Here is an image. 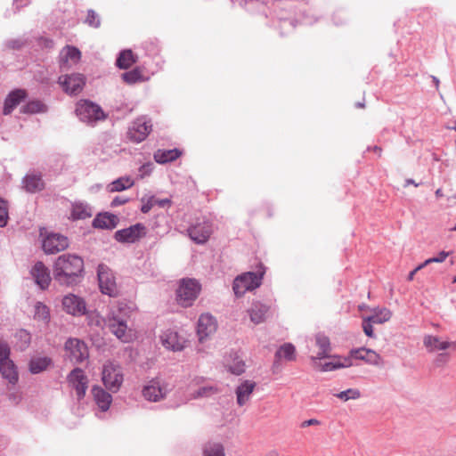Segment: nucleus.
Here are the masks:
<instances>
[{
    "label": "nucleus",
    "mask_w": 456,
    "mask_h": 456,
    "mask_svg": "<svg viewBox=\"0 0 456 456\" xmlns=\"http://www.w3.org/2000/svg\"><path fill=\"white\" fill-rule=\"evenodd\" d=\"M84 275V260L77 255L59 256V285L78 284Z\"/></svg>",
    "instance_id": "nucleus-1"
},
{
    "label": "nucleus",
    "mask_w": 456,
    "mask_h": 456,
    "mask_svg": "<svg viewBox=\"0 0 456 456\" xmlns=\"http://www.w3.org/2000/svg\"><path fill=\"white\" fill-rule=\"evenodd\" d=\"M265 268L259 265L256 272H248L237 276L232 284V289L237 297L243 296L247 291L253 290L262 284Z\"/></svg>",
    "instance_id": "nucleus-2"
},
{
    "label": "nucleus",
    "mask_w": 456,
    "mask_h": 456,
    "mask_svg": "<svg viewBox=\"0 0 456 456\" xmlns=\"http://www.w3.org/2000/svg\"><path fill=\"white\" fill-rule=\"evenodd\" d=\"M75 112L82 122L89 125H94L98 121L107 118V114L101 106L89 100L78 101L76 104Z\"/></svg>",
    "instance_id": "nucleus-3"
},
{
    "label": "nucleus",
    "mask_w": 456,
    "mask_h": 456,
    "mask_svg": "<svg viewBox=\"0 0 456 456\" xmlns=\"http://www.w3.org/2000/svg\"><path fill=\"white\" fill-rule=\"evenodd\" d=\"M200 284L191 278L182 279L176 289V300L183 307L191 306L200 291Z\"/></svg>",
    "instance_id": "nucleus-4"
},
{
    "label": "nucleus",
    "mask_w": 456,
    "mask_h": 456,
    "mask_svg": "<svg viewBox=\"0 0 456 456\" xmlns=\"http://www.w3.org/2000/svg\"><path fill=\"white\" fill-rule=\"evenodd\" d=\"M127 317L122 314V309L118 308V313L112 312L108 321V328L118 339L127 343L131 339V335L127 332Z\"/></svg>",
    "instance_id": "nucleus-5"
},
{
    "label": "nucleus",
    "mask_w": 456,
    "mask_h": 456,
    "mask_svg": "<svg viewBox=\"0 0 456 456\" xmlns=\"http://www.w3.org/2000/svg\"><path fill=\"white\" fill-rule=\"evenodd\" d=\"M97 276L101 292L110 297H117L118 290L112 271L104 264H101L97 268Z\"/></svg>",
    "instance_id": "nucleus-6"
},
{
    "label": "nucleus",
    "mask_w": 456,
    "mask_h": 456,
    "mask_svg": "<svg viewBox=\"0 0 456 456\" xmlns=\"http://www.w3.org/2000/svg\"><path fill=\"white\" fill-rule=\"evenodd\" d=\"M65 356L73 363H80L89 356L86 344L78 338H69L64 346Z\"/></svg>",
    "instance_id": "nucleus-7"
},
{
    "label": "nucleus",
    "mask_w": 456,
    "mask_h": 456,
    "mask_svg": "<svg viewBox=\"0 0 456 456\" xmlns=\"http://www.w3.org/2000/svg\"><path fill=\"white\" fill-rule=\"evenodd\" d=\"M152 131V124L145 117L136 118L129 126L127 138L135 143L144 141Z\"/></svg>",
    "instance_id": "nucleus-8"
},
{
    "label": "nucleus",
    "mask_w": 456,
    "mask_h": 456,
    "mask_svg": "<svg viewBox=\"0 0 456 456\" xmlns=\"http://www.w3.org/2000/svg\"><path fill=\"white\" fill-rule=\"evenodd\" d=\"M102 379L106 388L115 393L123 383V374L118 366L108 362L103 365Z\"/></svg>",
    "instance_id": "nucleus-9"
},
{
    "label": "nucleus",
    "mask_w": 456,
    "mask_h": 456,
    "mask_svg": "<svg viewBox=\"0 0 456 456\" xmlns=\"http://www.w3.org/2000/svg\"><path fill=\"white\" fill-rule=\"evenodd\" d=\"M146 234V227L142 224H135L128 228L118 230L115 232L114 238L122 243H134Z\"/></svg>",
    "instance_id": "nucleus-10"
},
{
    "label": "nucleus",
    "mask_w": 456,
    "mask_h": 456,
    "mask_svg": "<svg viewBox=\"0 0 456 456\" xmlns=\"http://www.w3.org/2000/svg\"><path fill=\"white\" fill-rule=\"evenodd\" d=\"M213 232L212 224L208 220L191 225L187 229L189 237L197 244L205 243Z\"/></svg>",
    "instance_id": "nucleus-11"
},
{
    "label": "nucleus",
    "mask_w": 456,
    "mask_h": 456,
    "mask_svg": "<svg viewBox=\"0 0 456 456\" xmlns=\"http://www.w3.org/2000/svg\"><path fill=\"white\" fill-rule=\"evenodd\" d=\"M69 383L76 390L77 399H82L86 392L88 379L84 370L80 368H75L68 376Z\"/></svg>",
    "instance_id": "nucleus-12"
},
{
    "label": "nucleus",
    "mask_w": 456,
    "mask_h": 456,
    "mask_svg": "<svg viewBox=\"0 0 456 456\" xmlns=\"http://www.w3.org/2000/svg\"><path fill=\"white\" fill-rule=\"evenodd\" d=\"M348 357H351L352 362L353 359H356L370 365L380 366L383 364L382 357L374 350L366 347L352 349Z\"/></svg>",
    "instance_id": "nucleus-13"
},
{
    "label": "nucleus",
    "mask_w": 456,
    "mask_h": 456,
    "mask_svg": "<svg viewBox=\"0 0 456 456\" xmlns=\"http://www.w3.org/2000/svg\"><path fill=\"white\" fill-rule=\"evenodd\" d=\"M63 309L71 315H84L86 313V302L82 297L69 294L62 299Z\"/></svg>",
    "instance_id": "nucleus-14"
},
{
    "label": "nucleus",
    "mask_w": 456,
    "mask_h": 456,
    "mask_svg": "<svg viewBox=\"0 0 456 456\" xmlns=\"http://www.w3.org/2000/svg\"><path fill=\"white\" fill-rule=\"evenodd\" d=\"M216 329L217 323L212 315L209 314H203L200 316L198 321L197 332L200 341L208 338L209 335L215 333Z\"/></svg>",
    "instance_id": "nucleus-15"
},
{
    "label": "nucleus",
    "mask_w": 456,
    "mask_h": 456,
    "mask_svg": "<svg viewBox=\"0 0 456 456\" xmlns=\"http://www.w3.org/2000/svg\"><path fill=\"white\" fill-rule=\"evenodd\" d=\"M205 379L203 377H195L192 379L191 385L199 387V388L191 394V396L192 399L208 398L219 392L217 386L212 384L203 385Z\"/></svg>",
    "instance_id": "nucleus-16"
},
{
    "label": "nucleus",
    "mask_w": 456,
    "mask_h": 456,
    "mask_svg": "<svg viewBox=\"0 0 456 456\" xmlns=\"http://www.w3.org/2000/svg\"><path fill=\"white\" fill-rule=\"evenodd\" d=\"M22 189L28 193H36L45 189V182L40 173H28L21 181Z\"/></svg>",
    "instance_id": "nucleus-17"
},
{
    "label": "nucleus",
    "mask_w": 456,
    "mask_h": 456,
    "mask_svg": "<svg viewBox=\"0 0 456 456\" xmlns=\"http://www.w3.org/2000/svg\"><path fill=\"white\" fill-rule=\"evenodd\" d=\"M167 394L166 387H162L158 380H151L142 389L143 397L151 402H159L165 398Z\"/></svg>",
    "instance_id": "nucleus-18"
},
{
    "label": "nucleus",
    "mask_w": 456,
    "mask_h": 456,
    "mask_svg": "<svg viewBox=\"0 0 456 456\" xmlns=\"http://www.w3.org/2000/svg\"><path fill=\"white\" fill-rule=\"evenodd\" d=\"M423 344L429 353L444 351L450 347L456 350V341H442L439 337L433 335H426L423 338Z\"/></svg>",
    "instance_id": "nucleus-19"
},
{
    "label": "nucleus",
    "mask_w": 456,
    "mask_h": 456,
    "mask_svg": "<svg viewBox=\"0 0 456 456\" xmlns=\"http://www.w3.org/2000/svg\"><path fill=\"white\" fill-rule=\"evenodd\" d=\"M63 90L69 94H77L85 86V78L81 74H71L66 76L62 82L59 81Z\"/></svg>",
    "instance_id": "nucleus-20"
},
{
    "label": "nucleus",
    "mask_w": 456,
    "mask_h": 456,
    "mask_svg": "<svg viewBox=\"0 0 456 456\" xmlns=\"http://www.w3.org/2000/svg\"><path fill=\"white\" fill-rule=\"evenodd\" d=\"M35 282L42 289H46L51 281L50 273L43 262H37L30 271Z\"/></svg>",
    "instance_id": "nucleus-21"
},
{
    "label": "nucleus",
    "mask_w": 456,
    "mask_h": 456,
    "mask_svg": "<svg viewBox=\"0 0 456 456\" xmlns=\"http://www.w3.org/2000/svg\"><path fill=\"white\" fill-rule=\"evenodd\" d=\"M27 96V92L24 89H15L12 91L4 100L3 113L4 115H10Z\"/></svg>",
    "instance_id": "nucleus-22"
},
{
    "label": "nucleus",
    "mask_w": 456,
    "mask_h": 456,
    "mask_svg": "<svg viewBox=\"0 0 456 456\" xmlns=\"http://www.w3.org/2000/svg\"><path fill=\"white\" fill-rule=\"evenodd\" d=\"M39 238L42 242V248L45 254H54L57 252V234L49 232L47 228L39 229Z\"/></svg>",
    "instance_id": "nucleus-23"
},
{
    "label": "nucleus",
    "mask_w": 456,
    "mask_h": 456,
    "mask_svg": "<svg viewBox=\"0 0 456 456\" xmlns=\"http://www.w3.org/2000/svg\"><path fill=\"white\" fill-rule=\"evenodd\" d=\"M160 339L167 349L181 351L183 348L184 339L176 331L168 330L161 335Z\"/></svg>",
    "instance_id": "nucleus-24"
},
{
    "label": "nucleus",
    "mask_w": 456,
    "mask_h": 456,
    "mask_svg": "<svg viewBox=\"0 0 456 456\" xmlns=\"http://www.w3.org/2000/svg\"><path fill=\"white\" fill-rule=\"evenodd\" d=\"M81 59V52L72 45H66L61 51L60 64L62 67H70L78 63Z\"/></svg>",
    "instance_id": "nucleus-25"
},
{
    "label": "nucleus",
    "mask_w": 456,
    "mask_h": 456,
    "mask_svg": "<svg viewBox=\"0 0 456 456\" xmlns=\"http://www.w3.org/2000/svg\"><path fill=\"white\" fill-rule=\"evenodd\" d=\"M119 222L118 216L105 212L98 214L93 220V227L98 229L112 230Z\"/></svg>",
    "instance_id": "nucleus-26"
},
{
    "label": "nucleus",
    "mask_w": 456,
    "mask_h": 456,
    "mask_svg": "<svg viewBox=\"0 0 456 456\" xmlns=\"http://www.w3.org/2000/svg\"><path fill=\"white\" fill-rule=\"evenodd\" d=\"M256 382L252 380H244L235 390L237 403L240 406L245 405L250 399L254 389L256 388Z\"/></svg>",
    "instance_id": "nucleus-27"
},
{
    "label": "nucleus",
    "mask_w": 456,
    "mask_h": 456,
    "mask_svg": "<svg viewBox=\"0 0 456 456\" xmlns=\"http://www.w3.org/2000/svg\"><path fill=\"white\" fill-rule=\"evenodd\" d=\"M268 312L269 306L259 301L252 303L248 310L250 321L255 324L264 322L266 320Z\"/></svg>",
    "instance_id": "nucleus-28"
},
{
    "label": "nucleus",
    "mask_w": 456,
    "mask_h": 456,
    "mask_svg": "<svg viewBox=\"0 0 456 456\" xmlns=\"http://www.w3.org/2000/svg\"><path fill=\"white\" fill-rule=\"evenodd\" d=\"M92 394L94 400L102 411L109 410L112 402V396L110 394L106 392L103 388L99 386H94L92 387Z\"/></svg>",
    "instance_id": "nucleus-29"
},
{
    "label": "nucleus",
    "mask_w": 456,
    "mask_h": 456,
    "mask_svg": "<svg viewBox=\"0 0 456 456\" xmlns=\"http://www.w3.org/2000/svg\"><path fill=\"white\" fill-rule=\"evenodd\" d=\"M353 365V362L351 361V357H338L334 356L333 360L330 362H327L323 364L316 363V368H318L322 371H330L340 368H346Z\"/></svg>",
    "instance_id": "nucleus-30"
},
{
    "label": "nucleus",
    "mask_w": 456,
    "mask_h": 456,
    "mask_svg": "<svg viewBox=\"0 0 456 456\" xmlns=\"http://www.w3.org/2000/svg\"><path fill=\"white\" fill-rule=\"evenodd\" d=\"M0 372L3 378L12 385H15L19 380L17 368L12 360L0 364Z\"/></svg>",
    "instance_id": "nucleus-31"
},
{
    "label": "nucleus",
    "mask_w": 456,
    "mask_h": 456,
    "mask_svg": "<svg viewBox=\"0 0 456 456\" xmlns=\"http://www.w3.org/2000/svg\"><path fill=\"white\" fill-rule=\"evenodd\" d=\"M182 154V151L178 149L172 150H158L154 152L153 158L156 162L159 164H165L167 162L175 161Z\"/></svg>",
    "instance_id": "nucleus-32"
},
{
    "label": "nucleus",
    "mask_w": 456,
    "mask_h": 456,
    "mask_svg": "<svg viewBox=\"0 0 456 456\" xmlns=\"http://www.w3.org/2000/svg\"><path fill=\"white\" fill-rule=\"evenodd\" d=\"M315 342L320 351L318 352L315 357H312V360L315 361L317 359L328 358L330 356V338L322 334H318L315 337Z\"/></svg>",
    "instance_id": "nucleus-33"
},
{
    "label": "nucleus",
    "mask_w": 456,
    "mask_h": 456,
    "mask_svg": "<svg viewBox=\"0 0 456 456\" xmlns=\"http://www.w3.org/2000/svg\"><path fill=\"white\" fill-rule=\"evenodd\" d=\"M296 349L295 346L290 343H285L279 347V349L275 353V360L273 362V366H276L278 362L284 358L287 361H293L296 358Z\"/></svg>",
    "instance_id": "nucleus-34"
},
{
    "label": "nucleus",
    "mask_w": 456,
    "mask_h": 456,
    "mask_svg": "<svg viewBox=\"0 0 456 456\" xmlns=\"http://www.w3.org/2000/svg\"><path fill=\"white\" fill-rule=\"evenodd\" d=\"M137 61V57L132 50H123L117 58L116 64L119 69H126Z\"/></svg>",
    "instance_id": "nucleus-35"
},
{
    "label": "nucleus",
    "mask_w": 456,
    "mask_h": 456,
    "mask_svg": "<svg viewBox=\"0 0 456 456\" xmlns=\"http://www.w3.org/2000/svg\"><path fill=\"white\" fill-rule=\"evenodd\" d=\"M92 216V211L88 205L75 203L72 205L71 217L73 220H83Z\"/></svg>",
    "instance_id": "nucleus-36"
},
{
    "label": "nucleus",
    "mask_w": 456,
    "mask_h": 456,
    "mask_svg": "<svg viewBox=\"0 0 456 456\" xmlns=\"http://www.w3.org/2000/svg\"><path fill=\"white\" fill-rule=\"evenodd\" d=\"M50 363L51 359L48 357L32 358L29 362L28 369L32 374H38L46 370Z\"/></svg>",
    "instance_id": "nucleus-37"
},
{
    "label": "nucleus",
    "mask_w": 456,
    "mask_h": 456,
    "mask_svg": "<svg viewBox=\"0 0 456 456\" xmlns=\"http://www.w3.org/2000/svg\"><path fill=\"white\" fill-rule=\"evenodd\" d=\"M204 456H225L224 447L218 442H208L203 447Z\"/></svg>",
    "instance_id": "nucleus-38"
},
{
    "label": "nucleus",
    "mask_w": 456,
    "mask_h": 456,
    "mask_svg": "<svg viewBox=\"0 0 456 456\" xmlns=\"http://www.w3.org/2000/svg\"><path fill=\"white\" fill-rule=\"evenodd\" d=\"M15 346L20 350H25L30 344L31 336L26 330H20L15 333Z\"/></svg>",
    "instance_id": "nucleus-39"
},
{
    "label": "nucleus",
    "mask_w": 456,
    "mask_h": 456,
    "mask_svg": "<svg viewBox=\"0 0 456 456\" xmlns=\"http://www.w3.org/2000/svg\"><path fill=\"white\" fill-rule=\"evenodd\" d=\"M134 181L131 180L129 177H120L110 183V191H121L132 187Z\"/></svg>",
    "instance_id": "nucleus-40"
},
{
    "label": "nucleus",
    "mask_w": 456,
    "mask_h": 456,
    "mask_svg": "<svg viewBox=\"0 0 456 456\" xmlns=\"http://www.w3.org/2000/svg\"><path fill=\"white\" fill-rule=\"evenodd\" d=\"M21 112L26 114H35L44 112L45 106L40 101H31L21 108Z\"/></svg>",
    "instance_id": "nucleus-41"
},
{
    "label": "nucleus",
    "mask_w": 456,
    "mask_h": 456,
    "mask_svg": "<svg viewBox=\"0 0 456 456\" xmlns=\"http://www.w3.org/2000/svg\"><path fill=\"white\" fill-rule=\"evenodd\" d=\"M391 318V312L387 308H382L378 311H375V313L368 316V320H370L373 322V323H383L385 322H387Z\"/></svg>",
    "instance_id": "nucleus-42"
},
{
    "label": "nucleus",
    "mask_w": 456,
    "mask_h": 456,
    "mask_svg": "<svg viewBox=\"0 0 456 456\" xmlns=\"http://www.w3.org/2000/svg\"><path fill=\"white\" fill-rule=\"evenodd\" d=\"M123 80L127 84H135L142 80V75L140 69L135 68L130 71L122 74Z\"/></svg>",
    "instance_id": "nucleus-43"
},
{
    "label": "nucleus",
    "mask_w": 456,
    "mask_h": 456,
    "mask_svg": "<svg viewBox=\"0 0 456 456\" xmlns=\"http://www.w3.org/2000/svg\"><path fill=\"white\" fill-rule=\"evenodd\" d=\"M84 22L91 28H98L101 26L100 15L94 10L89 9Z\"/></svg>",
    "instance_id": "nucleus-44"
},
{
    "label": "nucleus",
    "mask_w": 456,
    "mask_h": 456,
    "mask_svg": "<svg viewBox=\"0 0 456 456\" xmlns=\"http://www.w3.org/2000/svg\"><path fill=\"white\" fill-rule=\"evenodd\" d=\"M9 219L8 214V202L7 200L0 198V227H4Z\"/></svg>",
    "instance_id": "nucleus-45"
},
{
    "label": "nucleus",
    "mask_w": 456,
    "mask_h": 456,
    "mask_svg": "<svg viewBox=\"0 0 456 456\" xmlns=\"http://www.w3.org/2000/svg\"><path fill=\"white\" fill-rule=\"evenodd\" d=\"M338 398L347 401L349 399H358L361 396V393L358 389L349 388L335 395Z\"/></svg>",
    "instance_id": "nucleus-46"
},
{
    "label": "nucleus",
    "mask_w": 456,
    "mask_h": 456,
    "mask_svg": "<svg viewBox=\"0 0 456 456\" xmlns=\"http://www.w3.org/2000/svg\"><path fill=\"white\" fill-rule=\"evenodd\" d=\"M229 371L234 375H240L245 371V362L242 359L236 357L232 364L229 365Z\"/></svg>",
    "instance_id": "nucleus-47"
},
{
    "label": "nucleus",
    "mask_w": 456,
    "mask_h": 456,
    "mask_svg": "<svg viewBox=\"0 0 456 456\" xmlns=\"http://www.w3.org/2000/svg\"><path fill=\"white\" fill-rule=\"evenodd\" d=\"M35 316L40 320L48 321L50 316L48 307L42 303H37Z\"/></svg>",
    "instance_id": "nucleus-48"
},
{
    "label": "nucleus",
    "mask_w": 456,
    "mask_h": 456,
    "mask_svg": "<svg viewBox=\"0 0 456 456\" xmlns=\"http://www.w3.org/2000/svg\"><path fill=\"white\" fill-rule=\"evenodd\" d=\"M142 205L141 207V211L143 214H146L150 212V210L157 205V199L154 196H151L149 198H142Z\"/></svg>",
    "instance_id": "nucleus-49"
},
{
    "label": "nucleus",
    "mask_w": 456,
    "mask_h": 456,
    "mask_svg": "<svg viewBox=\"0 0 456 456\" xmlns=\"http://www.w3.org/2000/svg\"><path fill=\"white\" fill-rule=\"evenodd\" d=\"M10 360V347L6 342L0 340V364Z\"/></svg>",
    "instance_id": "nucleus-50"
},
{
    "label": "nucleus",
    "mask_w": 456,
    "mask_h": 456,
    "mask_svg": "<svg viewBox=\"0 0 456 456\" xmlns=\"http://www.w3.org/2000/svg\"><path fill=\"white\" fill-rule=\"evenodd\" d=\"M6 45L10 49L20 50L28 45V41L25 38H16L9 40Z\"/></svg>",
    "instance_id": "nucleus-51"
},
{
    "label": "nucleus",
    "mask_w": 456,
    "mask_h": 456,
    "mask_svg": "<svg viewBox=\"0 0 456 456\" xmlns=\"http://www.w3.org/2000/svg\"><path fill=\"white\" fill-rule=\"evenodd\" d=\"M37 44L38 47L41 49H53L54 46V42L53 39H50L45 37H39L37 39Z\"/></svg>",
    "instance_id": "nucleus-52"
},
{
    "label": "nucleus",
    "mask_w": 456,
    "mask_h": 456,
    "mask_svg": "<svg viewBox=\"0 0 456 456\" xmlns=\"http://www.w3.org/2000/svg\"><path fill=\"white\" fill-rule=\"evenodd\" d=\"M448 256H449V252L441 251V252H439L437 256L428 258L423 264L425 265V266H427L432 263H443Z\"/></svg>",
    "instance_id": "nucleus-53"
},
{
    "label": "nucleus",
    "mask_w": 456,
    "mask_h": 456,
    "mask_svg": "<svg viewBox=\"0 0 456 456\" xmlns=\"http://www.w3.org/2000/svg\"><path fill=\"white\" fill-rule=\"evenodd\" d=\"M372 323H373V322H371L370 320H368V317H364L362 320V326L363 332L365 333L366 336H368L370 338L374 337Z\"/></svg>",
    "instance_id": "nucleus-54"
},
{
    "label": "nucleus",
    "mask_w": 456,
    "mask_h": 456,
    "mask_svg": "<svg viewBox=\"0 0 456 456\" xmlns=\"http://www.w3.org/2000/svg\"><path fill=\"white\" fill-rule=\"evenodd\" d=\"M448 358H449V354L444 353V354H439L436 360H435V363L437 365V366H442L444 364H445L447 362H448Z\"/></svg>",
    "instance_id": "nucleus-55"
},
{
    "label": "nucleus",
    "mask_w": 456,
    "mask_h": 456,
    "mask_svg": "<svg viewBox=\"0 0 456 456\" xmlns=\"http://www.w3.org/2000/svg\"><path fill=\"white\" fill-rule=\"evenodd\" d=\"M152 169L153 164L146 163L140 167V172L142 173V175H148L151 173Z\"/></svg>",
    "instance_id": "nucleus-56"
},
{
    "label": "nucleus",
    "mask_w": 456,
    "mask_h": 456,
    "mask_svg": "<svg viewBox=\"0 0 456 456\" xmlns=\"http://www.w3.org/2000/svg\"><path fill=\"white\" fill-rule=\"evenodd\" d=\"M128 201L127 198L117 196L111 201V207L121 206Z\"/></svg>",
    "instance_id": "nucleus-57"
},
{
    "label": "nucleus",
    "mask_w": 456,
    "mask_h": 456,
    "mask_svg": "<svg viewBox=\"0 0 456 456\" xmlns=\"http://www.w3.org/2000/svg\"><path fill=\"white\" fill-rule=\"evenodd\" d=\"M69 247L68 238L59 234V251L64 250Z\"/></svg>",
    "instance_id": "nucleus-58"
},
{
    "label": "nucleus",
    "mask_w": 456,
    "mask_h": 456,
    "mask_svg": "<svg viewBox=\"0 0 456 456\" xmlns=\"http://www.w3.org/2000/svg\"><path fill=\"white\" fill-rule=\"evenodd\" d=\"M9 400L14 403L18 404L21 400V395L20 393H11L9 395Z\"/></svg>",
    "instance_id": "nucleus-59"
},
{
    "label": "nucleus",
    "mask_w": 456,
    "mask_h": 456,
    "mask_svg": "<svg viewBox=\"0 0 456 456\" xmlns=\"http://www.w3.org/2000/svg\"><path fill=\"white\" fill-rule=\"evenodd\" d=\"M320 424V421L316 419H307V420H305L301 423V428H305V427H308V426H313V425H319Z\"/></svg>",
    "instance_id": "nucleus-60"
},
{
    "label": "nucleus",
    "mask_w": 456,
    "mask_h": 456,
    "mask_svg": "<svg viewBox=\"0 0 456 456\" xmlns=\"http://www.w3.org/2000/svg\"><path fill=\"white\" fill-rule=\"evenodd\" d=\"M425 267V265L422 263L420 264L419 265H418L415 269H413L408 275V278L407 280L408 281H412L413 278H414V275L417 273V272H419V270H421L422 268Z\"/></svg>",
    "instance_id": "nucleus-61"
},
{
    "label": "nucleus",
    "mask_w": 456,
    "mask_h": 456,
    "mask_svg": "<svg viewBox=\"0 0 456 456\" xmlns=\"http://www.w3.org/2000/svg\"><path fill=\"white\" fill-rule=\"evenodd\" d=\"M170 204V200L164 199V200H158L157 199V205H159L161 208H164L166 205Z\"/></svg>",
    "instance_id": "nucleus-62"
},
{
    "label": "nucleus",
    "mask_w": 456,
    "mask_h": 456,
    "mask_svg": "<svg viewBox=\"0 0 456 456\" xmlns=\"http://www.w3.org/2000/svg\"><path fill=\"white\" fill-rule=\"evenodd\" d=\"M368 151H372L373 152L377 153L379 157L381 156L382 153V149L379 146L376 145L373 147H369Z\"/></svg>",
    "instance_id": "nucleus-63"
},
{
    "label": "nucleus",
    "mask_w": 456,
    "mask_h": 456,
    "mask_svg": "<svg viewBox=\"0 0 456 456\" xmlns=\"http://www.w3.org/2000/svg\"><path fill=\"white\" fill-rule=\"evenodd\" d=\"M410 184L414 185L415 187L419 186V183H415V181L411 178H408L405 180L404 187L409 186Z\"/></svg>",
    "instance_id": "nucleus-64"
}]
</instances>
